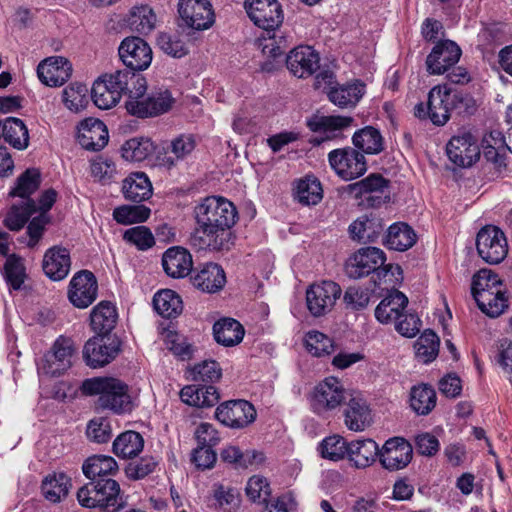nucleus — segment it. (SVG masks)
I'll return each mask as SVG.
<instances>
[{
  "label": "nucleus",
  "instance_id": "e433bc0d",
  "mask_svg": "<svg viewBox=\"0 0 512 512\" xmlns=\"http://www.w3.org/2000/svg\"><path fill=\"white\" fill-rule=\"evenodd\" d=\"M190 35L184 31L174 33H160L157 45L167 55L182 58L189 53Z\"/></svg>",
  "mask_w": 512,
  "mask_h": 512
},
{
  "label": "nucleus",
  "instance_id": "c85d7f7f",
  "mask_svg": "<svg viewBox=\"0 0 512 512\" xmlns=\"http://www.w3.org/2000/svg\"><path fill=\"white\" fill-rule=\"evenodd\" d=\"M162 266L166 274L172 278H184L192 270V256L183 247H171L162 256Z\"/></svg>",
  "mask_w": 512,
  "mask_h": 512
},
{
  "label": "nucleus",
  "instance_id": "39448f33",
  "mask_svg": "<svg viewBox=\"0 0 512 512\" xmlns=\"http://www.w3.org/2000/svg\"><path fill=\"white\" fill-rule=\"evenodd\" d=\"M386 261L385 253L376 247L361 248L355 252L347 261L345 270L346 274L353 279L363 278L375 272L380 275L385 274L395 268L400 271L399 266L384 265Z\"/></svg>",
  "mask_w": 512,
  "mask_h": 512
},
{
  "label": "nucleus",
  "instance_id": "3c124183",
  "mask_svg": "<svg viewBox=\"0 0 512 512\" xmlns=\"http://www.w3.org/2000/svg\"><path fill=\"white\" fill-rule=\"evenodd\" d=\"M388 181L379 174H371L361 181L349 184L347 193L355 198L365 197L372 193H383Z\"/></svg>",
  "mask_w": 512,
  "mask_h": 512
},
{
  "label": "nucleus",
  "instance_id": "4be33fe9",
  "mask_svg": "<svg viewBox=\"0 0 512 512\" xmlns=\"http://www.w3.org/2000/svg\"><path fill=\"white\" fill-rule=\"evenodd\" d=\"M72 74V66L64 57H50L39 63L37 75L46 86H62Z\"/></svg>",
  "mask_w": 512,
  "mask_h": 512
},
{
  "label": "nucleus",
  "instance_id": "0e129e2a",
  "mask_svg": "<svg viewBox=\"0 0 512 512\" xmlns=\"http://www.w3.org/2000/svg\"><path fill=\"white\" fill-rule=\"evenodd\" d=\"M5 279L14 290H19L26 278L23 260L16 255H10L5 263Z\"/></svg>",
  "mask_w": 512,
  "mask_h": 512
},
{
  "label": "nucleus",
  "instance_id": "c9c22d12",
  "mask_svg": "<svg viewBox=\"0 0 512 512\" xmlns=\"http://www.w3.org/2000/svg\"><path fill=\"white\" fill-rule=\"evenodd\" d=\"M82 470L90 480L110 478L117 473L118 464L111 456L94 455L83 463Z\"/></svg>",
  "mask_w": 512,
  "mask_h": 512
},
{
  "label": "nucleus",
  "instance_id": "1a4fd4ad",
  "mask_svg": "<svg viewBox=\"0 0 512 512\" xmlns=\"http://www.w3.org/2000/svg\"><path fill=\"white\" fill-rule=\"evenodd\" d=\"M347 398L346 390L339 379L327 377L315 386L310 405L318 415H324L337 409Z\"/></svg>",
  "mask_w": 512,
  "mask_h": 512
},
{
  "label": "nucleus",
  "instance_id": "393cba45",
  "mask_svg": "<svg viewBox=\"0 0 512 512\" xmlns=\"http://www.w3.org/2000/svg\"><path fill=\"white\" fill-rule=\"evenodd\" d=\"M109 139L106 125L99 119L87 118L78 127V142L86 150L99 151Z\"/></svg>",
  "mask_w": 512,
  "mask_h": 512
},
{
  "label": "nucleus",
  "instance_id": "6e6552de",
  "mask_svg": "<svg viewBox=\"0 0 512 512\" xmlns=\"http://www.w3.org/2000/svg\"><path fill=\"white\" fill-rule=\"evenodd\" d=\"M479 256L489 264L502 262L508 254V243L504 232L494 225L480 229L476 237Z\"/></svg>",
  "mask_w": 512,
  "mask_h": 512
},
{
  "label": "nucleus",
  "instance_id": "6ab92c4d",
  "mask_svg": "<svg viewBox=\"0 0 512 512\" xmlns=\"http://www.w3.org/2000/svg\"><path fill=\"white\" fill-rule=\"evenodd\" d=\"M173 98L167 89L153 91L147 98L141 102H126L125 107L131 115L145 118L157 116L167 112L173 104Z\"/></svg>",
  "mask_w": 512,
  "mask_h": 512
},
{
  "label": "nucleus",
  "instance_id": "ddd939ff",
  "mask_svg": "<svg viewBox=\"0 0 512 512\" xmlns=\"http://www.w3.org/2000/svg\"><path fill=\"white\" fill-rule=\"evenodd\" d=\"M180 26L193 30H206L214 23V12L208 0H179Z\"/></svg>",
  "mask_w": 512,
  "mask_h": 512
},
{
  "label": "nucleus",
  "instance_id": "de8ad7c7",
  "mask_svg": "<svg viewBox=\"0 0 512 512\" xmlns=\"http://www.w3.org/2000/svg\"><path fill=\"white\" fill-rule=\"evenodd\" d=\"M323 198V189L320 181L314 176L300 179L295 187V199L302 205L318 204Z\"/></svg>",
  "mask_w": 512,
  "mask_h": 512
},
{
  "label": "nucleus",
  "instance_id": "72a5a7b5",
  "mask_svg": "<svg viewBox=\"0 0 512 512\" xmlns=\"http://www.w3.org/2000/svg\"><path fill=\"white\" fill-rule=\"evenodd\" d=\"M122 192L127 200L142 202L151 197L152 184L144 172H134L124 179Z\"/></svg>",
  "mask_w": 512,
  "mask_h": 512
},
{
  "label": "nucleus",
  "instance_id": "9b49d317",
  "mask_svg": "<svg viewBox=\"0 0 512 512\" xmlns=\"http://www.w3.org/2000/svg\"><path fill=\"white\" fill-rule=\"evenodd\" d=\"M342 293L341 287L333 281L314 283L306 290V305L314 317L331 312Z\"/></svg>",
  "mask_w": 512,
  "mask_h": 512
},
{
  "label": "nucleus",
  "instance_id": "13d9d810",
  "mask_svg": "<svg viewBox=\"0 0 512 512\" xmlns=\"http://www.w3.org/2000/svg\"><path fill=\"white\" fill-rule=\"evenodd\" d=\"M322 458L339 461L347 456L348 442L339 435L324 438L318 446Z\"/></svg>",
  "mask_w": 512,
  "mask_h": 512
},
{
  "label": "nucleus",
  "instance_id": "423d86ee",
  "mask_svg": "<svg viewBox=\"0 0 512 512\" xmlns=\"http://www.w3.org/2000/svg\"><path fill=\"white\" fill-rule=\"evenodd\" d=\"M351 116L315 115L307 120V126L316 135L310 140L313 145H322L326 142L341 140L344 132L353 125Z\"/></svg>",
  "mask_w": 512,
  "mask_h": 512
},
{
  "label": "nucleus",
  "instance_id": "bb28decb",
  "mask_svg": "<svg viewBox=\"0 0 512 512\" xmlns=\"http://www.w3.org/2000/svg\"><path fill=\"white\" fill-rule=\"evenodd\" d=\"M366 92V85L360 80L337 84L328 92L329 100L339 108H354Z\"/></svg>",
  "mask_w": 512,
  "mask_h": 512
},
{
  "label": "nucleus",
  "instance_id": "69168bd1",
  "mask_svg": "<svg viewBox=\"0 0 512 512\" xmlns=\"http://www.w3.org/2000/svg\"><path fill=\"white\" fill-rule=\"evenodd\" d=\"M222 370L214 360H205L196 364L190 370V378L193 381L214 382L221 378Z\"/></svg>",
  "mask_w": 512,
  "mask_h": 512
},
{
  "label": "nucleus",
  "instance_id": "4c0bfd02",
  "mask_svg": "<svg viewBox=\"0 0 512 512\" xmlns=\"http://www.w3.org/2000/svg\"><path fill=\"white\" fill-rule=\"evenodd\" d=\"M2 138L17 150H24L29 144V133L24 122L15 117H8L2 123Z\"/></svg>",
  "mask_w": 512,
  "mask_h": 512
},
{
  "label": "nucleus",
  "instance_id": "a18cd8bd",
  "mask_svg": "<svg viewBox=\"0 0 512 512\" xmlns=\"http://www.w3.org/2000/svg\"><path fill=\"white\" fill-rule=\"evenodd\" d=\"M143 447L144 439L135 431L123 432L113 442V452L123 459L136 457Z\"/></svg>",
  "mask_w": 512,
  "mask_h": 512
},
{
  "label": "nucleus",
  "instance_id": "5701e85b",
  "mask_svg": "<svg viewBox=\"0 0 512 512\" xmlns=\"http://www.w3.org/2000/svg\"><path fill=\"white\" fill-rule=\"evenodd\" d=\"M196 147V142L191 135H180L164 148L163 152L157 155V162L160 167L171 170L178 165L179 162L187 159Z\"/></svg>",
  "mask_w": 512,
  "mask_h": 512
},
{
  "label": "nucleus",
  "instance_id": "79ce46f5",
  "mask_svg": "<svg viewBox=\"0 0 512 512\" xmlns=\"http://www.w3.org/2000/svg\"><path fill=\"white\" fill-rule=\"evenodd\" d=\"M92 328L98 333H109L117 322L116 307L109 301H102L91 312Z\"/></svg>",
  "mask_w": 512,
  "mask_h": 512
},
{
  "label": "nucleus",
  "instance_id": "c756f323",
  "mask_svg": "<svg viewBox=\"0 0 512 512\" xmlns=\"http://www.w3.org/2000/svg\"><path fill=\"white\" fill-rule=\"evenodd\" d=\"M98 490V507L106 512H118L125 504V497L120 490L119 483L112 478L95 480Z\"/></svg>",
  "mask_w": 512,
  "mask_h": 512
},
{
  "label": "nucleus",
  "instance_id": "aec40b11",
  "mask_svg": "<svg viewBox=\"0 0 512 512\" xmlns=\"http://www.w3.org/2000/svg\"><path fill=\"white\" fill-rule=\"evenodd\" d=\"M460 56L461 49L455 42H439L427 56V71L433 75L444 74L459 61Z\"/></svg>",
  "mask_w": 512,
  "mask_h": 512
},
{
  "label": "nucleus",
  "instance_id": "4468645a",
  "mask_svg": "<svg viewBox=\"0 0 512 512\" xmlns=\"http://www.w3.org/2000/svg\"><path fill=\"white\" fill-rule=\"evenodd\" d=\"M244 6L251 21L268 33L283 21L282 8L277 0H245Z\"/></svg>",
  "mask_w": 512,
  "mask_h": 512
},
{
  "label": "nucleus",
  "instance_id": "680f3d73",
  "mask_svg": "<svg viewBox=\"0 0 512 512\" xmlns=\"http://www.w3.org/2000/svg\"><path fill=\"white\" fill-rule=\"evenodd\" d=\"M91 175L102 184L111 183L116 175L117 168L115 162L105 156H99L90 163Z\"/></svg>",
  "mask_w": 512,
  "mask_h": 512
},
{
  "label": "nucleus",
  "instance_id": "412c9836",
  "mask_svg": "<svg viewBox=\"0 0 512 512\" xmlns=\"http://www.w3.org/2000/svg\"><path fill=\"white\" fill-rule=\"evenodd\" d=\"M319 61L318 53L311 46L301 45L290 51L286 65L294 76L307 78L318 69Z\"/></svg>",
  "mask_w": 512,
  "mask_h": 512
},
{
  "label": "nucleus",
  "instance_id": "37998d69",
  "mask_svg": "<svg viewBox=\"0 0 512 512\" xmlns=\"http://www.w3.org/2000/svg\"><path fill=\"white\" fill-rule=\"evenodd\" d=\"M155 311L164 318H174L182 313L183 302L173 290L165 289L157 292L153 298Z\"/></svg>",
  "mask_w": 512,
  "mask_h": 512
},
{
  "label": "nucleus",
  "instance_id": "09e8293b",
  "mask_svg": "<svg viewBox=\"0 0 512 512\" xmlns=\"http://www.w3.org/2000/svg\"><path fill=\"white\" fill-rule=\"evenodd\" d=\"M71 487V479L64 473H54L45 478L42 483L44 497L52 502H60L67 496Z\"/></svg>",
  "mask_w": 512,
  "mask_h": 512
},
{
  "label": "nucleus",
  "instance_id": "7ed1b4c3",
  "mask_svg": "<svg viewBox=\"0 0 512 512\" xmlns=\"http://www.w3.org/2000/svg\"><path fill=\"white\" fill-rule=\"evenodd\" d=\"M472 99L452 90L447 84L434 86L428 93L427 107L419 103L414 115L419 119L429 118L433 124L442 126L450 119V113L461 105L469 107Z\"/></svg>",
  "mask_w": 512,
  "mask_h": 512
},
{
  "label": "nucleus",
  "instance_id": "e2e57ef3",
  "mask_svg": "<svg viewBox=\"0 0 512 512\" xmlns=\"http://www.w3.org/2000/svg\"><path fill=\"white\" fill-rule=\"evenodd\" d=\"M305 345L308 352L316 357L329 355L334 349L332 340L327 335L316 330L306 333Z\"/></svg>",
  "mask_w": 512,
  "mask_h": 512
},
{
  "label": "nucleus",
  "instance_id": "ea45409f",
  "mask_svg": "<svg viewBox=\"0 0 512 512\" xmlns=\"http://www.w3.org/2000/svg\"><path fill=\"white\" fill-rule=\"evenodd\" d=\"M383 230L378 218L362 216L349 226V233L353 240L363 243L375 242Z\"/></svg>",
  "mask_w": 512,
  "mask_h": 512
},
{
  "label": "nucleus",
  "instance_id": "cd10ccee",
  "mask_svg": "<svg viewBox=\"0 0 512 512\" xmlns=\"http://www.w3.org/2000/svg\"><path fill=\"white\" fill-rule=\"evenodd\" d=\"M70 269L71 258L66 248L55 246L46 251L43 258V271L51 280H63L69 274Z\"/></svg>",
  "mask_w": 512,
  "mask_h": 512
},
{
  "label": "nucleus",
  "instance_id": "338daca9",
  "mask_svg": "<svg viewBox=\"0 0 512 512\" xmlns=\"http://www.w3.org/2000/svg\"><path fill=\"white\" fill-rule=\"evenodd\" d=\"M247 497L257 503H267V500L271 494L270 485L266 478L262 476H252L245 488Z\"/></svg>",
  "mask_w": 512,
  "mask_h": 512
},
{
  "label": "nucleus",
  "instance_id": "864d4df0",
  "mask_svg": "<svg viewBox=\"0 0 512 512\" xmlns=\"http://www.w3.org/2000/svg\"><path fill=\"white\" fill-rule=\"evenodd\" d=\"M439 337L432 330H425L414 344L415 353L424 363L433 361L439 352Z\"/></svg>",
  "mask_w": 512,
  "mask_h": 512
},
{
  "label": "nucleus",
  "instance_id": "4d7b16f0",
  "mask_svg": "<svg viewBox=\"0 0 512 512\" xmlns=\"http://www.w3.org/2000/svg\"><path fill=\"white\" fill-rule=\"evenodd\" d=\"M502 290V281L492 270L482 269L473 277L471 291L475 300L480 293Z\"/></svg>",
  "mask_w": 512,
  "mask_h": 512
},
{
  "label": "nucleus",
  "instance_id": "dca6fc26",
  "mask_svg": "<svg viewBox=\"0 0 512 512\" xmlns=\"http://www.w3.org/2000/svg\"><path fill=\"white\" fill-rule=\"evenodd\" d=\"M98 282L94 274L88 270L78 271L73 275L68 287V299L73 306L84 309L97 298Z\"/></svg>",
  "mask_w": 512,
  "mask_h": 512
},
{
  "label": "nucleus",
  "instance_id": "6e6d98bb",
  "mask_svg": "<svg viewBox=\"0 0 512 512\" xmlns=\"http://www.w3.org/2000/svg\"><path fill=\"white\" fill-rule=\"evenodd\" d=\"M40 186V172L37 169H27L16 180L14 188L11 190L10 195L19 197L22 200L30 199Z\"/></svg>",
  "mask_w": 512,
  "mask_h": 512
},
{
  "label": "nucleus",
  "instance_id": "8fccbe9b",
  "mask_svg": "<svg viewBox=\"0 0 512 512\" xmlns=\"http://www.w3.org/2000/svg\"><path fill=\"white\" fill-rule=\"evenodd\" d=\"M35 212H37L36 204L31 199L13 204L5 218V225L10 230L19 231Z\"/></svg>",
  "mask_w": 512,
  "mask_h": 512
},
{
  "label": "nucleus",
  "instance_id": "f704fd0d",
  "mask_svg": "<svg viewBox=\"0 0 512 512\" xmlns=\"http://www.w3.org/2000/svg\"><path fill=\"white\" fill-rule=\"evenodd\" d=\"M210 506L220 512H237L240 508L239 492L230 486L215 483L211 491Z\"/></svg>",
  "mask_w": 512,
  "mask_h": 512
},
{
  "label": "nucleus",
  "instance_id": "052dcab7",
  "mask_svg": "<svg viewBox=\"0 0 512 512\" xmlns=\"http://www.w3.org/2000/svg\"><path fill=\"white\" fill-rule=\"evenodd\" d=\"M150 209L144 205H123L113 211V218L120 224L143 222L150 216Z\"/></svg>",
  "mask_w": 512,
  "mask_h": 512
},
{
  "label": "nucleus",
  "instance_id": "5fc2aeb1",
  "mask_svg": "<svg viewBox=\"0 0 512 512\" xmlns=\"http://www.w3.org/2000/svg\"><path fill=\"white\" fill-rule=\"evenodd\" d=\"M475 301L479 309L489 317H498L507 307L504 290L480 293Z\"/></svg>",
  "mask_w": 512,
  "mask_h": 512
},
{
  "label": "nucleus",
  "instance_id": "f3484780",
  "mask_svg": "<svg viewBox=\"0 0 512 512\" xmlns=\"http://www.w3.org/2000/svg\"><path fill=\"white\" fill-rule=\"evenodd\" d=\"M118 53L123 64L133 71L146 70L152 62V49L146 41L140 37L125 38Z\"/></svg>",
  "mask_w": 512,
  "mask_h": 512
},
{
  "label": "nucleus",
  "instance_id": "58836bf2",
  "mask_svg": "<svg viewBox=\"0 0 512 512\" xmlns=\"http://www.w3.org/2000/svg\"><path fill=\"white\" fill-rule=\"evenodd\" d=\"M213 332L217 343L227 347L239 344L244 336L243 326L232 318L217 321L213 326Z\"/></svg>",
  "mask_w": 512,
  "mask_h": 512
},
{
  "label": "nucleus",
  "instance_id": "774afa93",
  "mask_svg": "<svg viewBox=\"0 0 512 512\" xmlns=\"http://www.w3.org/2000/svg\"><path fill=\"white\" fill-rule=\"evenodd\" d=\"M156 23V15L148 6L135 8L131 16V25L142 34L151 32Z\"/></svg>",
  "mask_w": 512,
  "mask_h": 512
},
{
  "label": "nucleus",
  "instance_id": "49530a36",
  "mask_svg": "<svg viewBox=\"0 0 512 512\" xmlns=\"http://www.w3.org/2000/svg\"><path fill=\"white\" fill-rule=\"evenodd\" d=\"M155 151L153 141L148 137H133L121 146V155L126 161L141 162Z\"/></svg>",
  "mask_w": 512,
  "mask_h": 512
},
{
  "label": "nucleus",
  "instance_id": "9d476101",
  "mask_svg": "<svg viewBox=\"0 0 512 512\" xmlns=\"http://www.w3.org/2000/svg\"><path fill=\"white\" fill-rule=\"evenodd\" d=\"M328 162L334 172L345 181L356 179L367 170L364 155L352 147L330 151L328 153Z\"/></svg>",
  "mask_w": 512,
  "mask_h": 512
},
{
  "label": "nucleus",
  "instance_id": "20e7f679",
  "mask_svg": "<svg viewBox=\"0 0 512 512\" xmlns=\"http://www.w3.org/2000/svg\"><path fill=\"white\" fill-rule=\"evenodd\" d=\"M134 79L137 89L133 91L139 95L143 89V80L132 74L131 71L118 70L110 75H105L94 82L91 97L94 104L100 109L114 107L123 95V89H127V81Z\"/></svg>",
  "mask_w": 512,
  "mask_h": 512
},
{
  "label": "nucleus",
  "instance_id": "bf43d9fd",
  "mask_svg": "<svg viewBox=\"0 0 512 512\" xmlns=\"http://www.w3.org/2000/svg\"><path fill=\"white\" fill-rule=\"evenodd\" d=\"M63 102L71 111L84 109L89 102L87 86L81 83L70 84L63 90Z\"/></svg>",
  "mask_w": 512,
  "mask_h": 512
},
{
  "label": "nucleus",
  "instance_id": "f03ea898",
  "mask_svg": "<svg viewBox=\"0 0 512 512\" xmlns=\"http://www.w3.org/2000/svg\"><path fill=\"white\" fill-rule=\"evenodd\" d=\"M81 390L85 395H97L96 405L103 410L115 414L131 411L132 400L128 386L121 380L113 377H95L83 381Z\"/></svg>",
  "mask_w": 512,
  "mask_h": 512
},
{
  "label": "nucleus",
  "instance_id": "2f4dec72",
  "mask_svg": "<svg viewBox=\"0 0 512 512\" xmlns=\"http://www.w3.org/2000/svg\"><path fill=\"white\" fill-rule=\"evenodd\" d=\"M407 304L406 295L398 290H393L377 305L375 317L382 324L396 322L400 319Z\"/></svg>",
  "mask_w": 512,
  "mask_h": 512
},
{
  "label": "nucleus",
  "instance_id": "a878e982",
  "mask_svg": "<svg viewBox=\"0 0 512 512\" xmlns=\"http://www.w3.org/2000/svg\"><path fill=\"white\" fill-rule=\"evenodd\" d=\"M345 426L354 432H362L372 424V414L364 398L351 395L344 411Z\"/></svg>",
  "mask_w": 512,
  "mask_h": 512
},
{
  "label": "nucleus",
  "instance_id": "c03bdc74",
  "mask_svg": "<svg viewBox=\"0 0 512 512\" xmlns=\"http://www.w3.org/2000/svg\"><path fill=\"white\" fill-rule=\"evenodd\" d=\"M352 142L357 149L366 154H379L384 149V139L380 131L372 126H366L356 131Z\"/></svg>",
  "mask_w": 512,
  "mask_h": 512
},
{
  "label": "nucleus",
  "instance_id": "473e14b6",
  "mask_svg": "<svg viewBox=\"0 0 512 512\" xmlns=\"http://www.w3.org/2000/svg\"><path fill=\"white\" fill-rule=\"evenodd\" d=\"M192 280L193 285L198 289L214 293L223 288L226 277L224 270L218 264L206 263L196 271Z\"/></svg>",
  "mask_w": 512,
  "mask_h": 512
},
{
  "label": "nucleus",
  "instance_id": "7c9ffc66",
  "mask_svg": "<svg viewBox=\"0 0 512 512\" xmlns=\"http://www.w3.org/2000/svg\"><path fill=\"white\" fill-rule=\"evenodd\" d=\"M379 450L372 439L354 440L348 443L347 458L357 469H364L379 459Z\"/></svg>",
  "mask_w": 512,
  "mask_h": 512
},
{
  "label": "nucleus",
  "instance_id": "a19ab883",
  "mask_svg": "<svg viewBox=\"0 0 512 512\" xmlns=\"http://www.w3.org/2000/svg\"><path fill=\"white\" fill-rule=\"evenodd\" d=\"M414 230L406 223H394L387 232L385 244L389 249L405 251L416 243Z\"/></svg>",
  "mask_w": 512,
  "mask_h": 512
},
{
  "label": "nucleus",
  "instance_id": "a211bd4d",
  "mask_svg": "<svg viewBox=\"0 0 512 512\" xmlns=\"http://www.w3.org/2000/svg\"><path fill=\"white\" fill-rule=\"evenodd\" d=\"M215 416L223 425L241 429L251 424L256 418V411L246 400H231L219 405Z\"/></svg>",
  "mask_w": 512,
  "mask_h": 512
},
{
  "label": "nucleus",
  "instance_id": "f8f14e48",
  "mask_svg": "<svg viewBox=\"0 0 512 512\" xmlns=\"http://www.w3.org/2000/svg\"><path fill=\"white\" fill-rule=\"evenodd\" d=\"M449 160L456 166L467 168L475 164L481 155L478 138L471 132L454 135L446 145Z\"/></svg>",
  "mask_w": 512,
  "mask_h": 512
},
{
  "label": "nucleus",
  "instance_id": "2eb2a0df",
  "mask_svg": "<svg viewBox=\"0 0 512 512\" xmlns=\"http://www.w3.org/2000/svg\"><path fill=\"white\" fill-rule=\"evenodd\" d=\"M413 458L412 445L402 437L385 441L379 450V462L383 469L395 472L406 468Z\"/></svg>",
  "mask_w": 512,
  "mask_h": 512
},
{
  "label": "nucleus",
  "instance_id": "b1692460",
  "mask_svg": "<svg viewBox=\"0 0 512 512\" xmlns=\"http://www.w3.org/2000/svg\"><path fill=\"white\" fill-rule=\"evenodd\" d=\"M119 352L118 345L102 336L89 339L83 349V357L88 366L97 368L111 362Z\"/></svg>",
  "mask_w": 512,
  "mask_h": 512
},
{
  "label": "nucleus",
  "instance_id": "f257e3e1",
  "mask_svg": "<svg viewBox=\"0 0 512 512\" xmlns=\"http://www.w3.org/2000/svg\"><path fill=\"white\" fill-rule=\"evenodd\" d=\"M237 211L232 202L223 197L205 198L196 208L197 226L190 237L197 250L222 251L229 249L230 231Z\"/></svg>",
  "mask_w": 512,
  "mask_h": 512
},
{
  "label": "nucleus",
  "instance_id": "0eeeda50",
  "mask_svg": "<svg viewBox=\"0 0 512 512\" xmlns=\"http://www.w3.org/2000/svg\"><path fill=\"white\" fill-rule=\"evenodd\" d=\"M75 354L71 339L59 337L38 363V372L48 376H59L72 366Z\"/></svg>",
  "mask_w": 512,
  "mask_h": 512
},
{
  "label": "nucleus",
  "instance_id": "603ef678",
  "mask_svg": "<svg viewBox=\"0 0 512 512\" xmlns=\"http://www.w3.org/2000/svg\"><path fill=\"white\" fill-rule=\"evenodd\" d=\"M412 409L419 415H427L436 405L435 390L427 385L415 386L410 397Z\"/></svg>",
  "mask_w": 512,
  "mask_h": 512
}]
</instances>
